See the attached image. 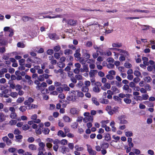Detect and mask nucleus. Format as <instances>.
Instances as JSON below:
<instances>
[{
    "instance_id": "nucleus-1",
    "label": "nucleus",
    "mask_w": 155,
    "mask_h": 155,
    "mask_svg": "<svg viewBox=\"0 0 155 155\" xmlns=\"http://www.w3.org/2000/svg\"><path fill=\"white\" fill-rule=\"evenodd\" d=\"M86 145L87 147V150L89 154L90 155H96L97 152L93 150L91 147L88 144Z\"/></svg>"
},
{
    "instance_id": "nucleus-2",
    "label": "nucleus",
    "mask_w": 155,
    "mask_h": 155,
    "mask_svg": "<svg viewBox=\"0 0 155 155\" xmlns=\"http://www.w3.org/2000/svg\"><path fill=\"white\" fill-rule=\"evenodd\" d=\"M124 117V116L122 115L118 117V119L120 121L119 123L120 124H127L128 123V121L127 120H125Z\"/></svg>"
},
{
    "instance_id": "nucleus-3",
    "label": "nucleus",
    "mask_w": 155,
    "mask_h": 155,
    "mask_svg": "<svg viewBox=\"0 0 155 155\" xmlns=\"http://www.w3.org/2000/svg\"><path fill=\"white\" fill-rule=\"evenodd\" d=\"M89 68L87 64L84 63L83 65V68H80L81 72H88L89 71Z\"/></svg>"
},
{
    "instance_id": "nucleus-4",
    "label": "nucleus",
    "mask_w": 155,
    "mask_h": 155,
    "mask_svg": "<svg viewBox=\"0 0 155 155\" xmlns=\"http://www.w3.org/2000/svg\"><path fill=\"white\" fill-rule=\"evenodd\" d=\"M70 112L73 115H78L79 112V110L76 108L74 107L70 109Z\"/></svg>"
},
{
    "instance_id": "nucleus-5",
    "label": "nucleus",
    "mask_w": 155,
    "mask_h": 155,
    "mask_svg": "<svg viewBox=\"0 0 155 155\" xmlns=\"http://www.w3.org/2000/svg\"><path fill=\"white\" fill-rule=\"evenodd\" d=\"M124 90L126 91L127 93H131L132 92V89L130 88L129 86L127 84H125L122 87Z\"/></svg>"
},
{
    "instance_id": "nucleus-6",
    "label": "nucleus",
    "mask_w": 155,
    "mask_h": 155,
    "mask_svg": "<svg viewBox=\"0 0 155 155\" xmlns=\"http://www.w3.org/2000/svg\"><path fill=\"white\" fill-rule=\"evenodd\" d=\"M77 98L76 95H71L67 97V100L69 101H75Z\"/></svg>"
},
{
    "instance_id": "nucleus-7",
    "label": "nucleus",
    "mask_w": 155,
    "mask_h": 155,
    "mask_svg": "<svg viewBox=\"0 0 155 155\" xmlns=\"http://www.w3.org/2000/svg\"><path fill=\"white\" fill-rule=\"evenodd\" d=\"M83 119V117L81 116L78 117L77 119L76 120V122H75L74 123V126H78V123L81 124L82 122Z\"/></svg>"
},
{
    "instance_id": "nucleus-8",
    "label": "nucleus",
    "mask_w": 155,
    "mask_h": 155,
    "mask_svg": "<svg viewBox=\"0 0 155 155\" xmlns=\"http://www.w3.org/2000/svg\"><path fill=\"white\" fill-rule=\"evenodd\" d=\"M81 51L80 48H78L76 50L75 53L74 54V56L76 58H79L81 56L80 53Z\"/></svg>"
},
{
    "instance_id": "nucleus-9",
    "label": "nucleus",
    "mask_w": 155,
    "mask_h": 155,
    "mask_svg": "<svg viewBox=\"0 0 155 155\" xmlns=\"http://www.w3.org/2000/svg\"><path fill=\"white\" fill-rule=\"evenodd\" d=\"M77 23V20H74L73 19H69L68 20L67 24L71 26H74L76 25Z\"/></svg>"
},
{
    "instance_id": "nucleus-10",
    "label": "nucleus",
    "mask_w": 155,
    "mask_h": 155,
    "mask_svg": "<svg viewBox=\"0 0 155 155\" xmlns=\"http://www.w3.org/2000/svg\"><path fill=\"white\" fill-rule=\"evenodd\" d=\"M122 51L121 53H120V55L123 56L125 57V58H128L129 56V53L128 52L126 51L123 50Z\"/></svg>"
},
{
    "instance_id": "nucleus-11",
    "label": "nucleus",
    "mask_w": 155,
    "mask_h": 155,
    "mask_svg": "<svg viewBox=\"0 0 155 155\" xmlns=\"http://www.w3.org/2000/svg\"><path fill=\"white\" fill-rule=\"evenodd\" d=\"M33 127V128L35 129L36 132L37 134H40L41 133V127Z\"/></svg>"
},
{
    "instance_id": "nucleus-12",
    "label": "nucleus",
    "mask_w": 155,
    "mask_h": 155,
    "mask_svg": "<svg viewBox=\"0 0 155 155\" xmlns=\"http://www.w3.org/2000/svg\"><path fill=\"white\" fill-rule=\"evenodd\" d=\"M39 147L38 149V150H45V143L42 142H40L39 143Z\"/></svg>"
},
{
    "instance_id": "nucleus-13",
    "label": "nucleus",
    "mask_w": 155,
    "mask_h": 155,
    "mask_svg": "<svg viewBox=\"0 0 155 155\" xmlns=\"http://www.w3.org/2000/svg\"><path fill=\"white\" fill-rule=\"evenodd\" d=\"M2 139L4 142L6 143L7 145H9L12 143L11 140L6 136L3 137Z\"/></svg>"
},
{
    "instance_id": "nucleus-14",
    "label": "nucleus",
    "mask_w": 155,
    "mask_h": 155,
    "mask_svg": "<svg viewBox=\"0 0 155 155\" xmlns=\"http://www.w3.org/2000/svg\"><path fill=\"white\" fill-rule=\"evenodd\" d=\"M97 73V71L96 70H91L89 73V74L90 77L93 78L95 76V74Z\"/></svg>"
},
{
    "instance_id": "nucleus-15",
    "label": "nucleus",
    "mask_w": 155,
    "mask_h": 155,
    "mask_svg": "<svg viewBox=\"0 0 155 155\" xmlns=\"http://www.w3.org/2000/svg\"><path fill=\"white\" fill-rule=\"evenodd\" d=\"M105 98H101L99 99L100 102L102 104H108L109 101V100L107 99H104Z\"/></svg>"
},
{
    "instance_id": "nucleus-16",
    "label": "nucleus",
    "mask_w": 155,
    "mask_h": 155,
    "mask_svg": "<svg viewBox=\"0 0 155 155\" xmlns=\"http://www.w3.org/2000/svg\"><path fill=\"white\" fill-rule=\"evenodd\" d=\"M23 20L24 21H28L30 20H31L32 21H34V19L33 18L28 17L27 16H24L22 17Z\"/></svg>"
},
{
    "instance_id": "nucleus-17",
    "label": "nucleus",
    "mask_w": 155,
    "mask_h": 155,
    "mask_svg": "<svg viewBox=\"0 0 155 155\" xmlns=\"http://www.w3.org/2000/svg\"><path fill=\"white\" fill-rule=\"evenodd\" d=\"M57 134L59 136L63 137H65L66 136V134L61 130H60L58 131Z\"/></svg>"
},
{
    "instance_id": "nucleus-18",
    "label": "nucleus",
    "mask_w": 155,
    "mask_h": 155,
    "mask_svg": "<svg viewBox=\"0 0 155 155\" xmlns=\"http://www.w3.org/2000/svg\"><path fill=\"white\" fill-rule=\"evenodd\" d=\"M111 89L113 92H114L116 94L120 92L119 90L115 86H112Z\"/></svg>"
},
{
    "instance_id": "nucleus-19",
    "label": "nucleus",
    "mask_w": 155,
    "mask_h": 155,
    "mask_svg": "<svg viewBox=\"0 0 155 155\" xmlns=\"http://www.w3.org/2000/svg\"><path fill=\"white\" fill-rule=\"evenodd\" d=\"M64 53L65 55H69L72 54V50L70 49H66L64 50Z\"/></svg>"
},
{
    "instance_id": "nucleus-20",
    "label": "nucleus",
    "mask_w": 155,
    "mask_h": 155,
    "mask_svg": "<svg viewBox=\"0 0 155 155\" xmlns=\"http://www.w3.org/2000/svg\"><path fill=\"white\" fill-rule=\"evenodd\" d=\"M15 137L17 140V142H21V139L23 138V136L21 135H18L15 136Z\"/></svg>"
},
{
    "instance_id": "nucleus-21",
    "label": "nucleus",
    "mask_w": 155,
    "mask_h": 155,
    "mask_svg": "<svg viewBox=\"0 0 155 155\" xmlns=\"http://www.w3.org/2000/svg\"><path fill=\"white\" fill-rule=\"evenodd\" d=\"M62 87L63 90L65 91H70V88L66 84H62Z\"/></svg>"
},
{
    "instance_id": "nucleus-22",
    "label": "nucleus",
    "mask_w": 155,
    "mask_h": 155,
    "mask_svg": "<svg viewBox=\"0 0 155 155\" xmlns=\"http://www.w3.org/2000/svg\"><path fill=\"white\" fill-rule=\"evenodd\" d=\"M5 117L2 113H0V122H2L5 120Z\"/></svg>"
},
{
    "instance_id": "nucleus-23",
    "label": "nucleus",
    "mask_w": 155,
    "mask_h": 155,
    "mask_svg": "<svg viewBox=\"0 0 155 155\" xmlns=\"http://www.w3.org/2000/svg\"><path fill=\"white\" fill-rule=\"evenodd\" d=\"M63 119L65 122H70L71 120L69 117L66 115L63 117Z\"/></svg>"
},
{
    "instance_id": "nucleus-24",
    "label": "nucleus",
    "mask_w": 155,
    "mask_h": 155,
    "mask_svg": "<svg viewBox=\"0 0 155 155\" xmlns=\"http://www.w3.org/2000/svg\"><path fill=\"white\" fill-rule=\"evenodd\" d=\"M56 34L55 33H50L48 35V37L51 39L54 40L56 38Z\"/></svg>"
},
{
    "instance_id": "nucleus-25",
    "label": "nucleus",
    "mask_w": 155,
    "mask_h": 155,
    "mask_svg": "<svg viewBox=\"0 0 155 155\" xmlns=\"http://www.w3.org/2000/svg\"><path fill=\"white\" fill-rule=\"evenodd\" d=\"M93 90L94 92L96 93H99L101 91V89L99 87L96 86L93 88Z\"/></svg>"
},
{
    "instance_id": "nucleus-26",
    "label": "nucleus",
    "mask_w": 155,
    "mask_h": 155,
    "mask_svg": "<svg viewBox=\"0 0 155 155\" xmlns=\"http://www.w3.org/2000/svg\"><path fill=\"white\" fill-rule=\"evenodd\" d=\"M10 117L12 119H16L17 117V114L15 112H11L10 115Z\"/></svg>"
},
{
    "instance_id": "nucleus-27",
    "label": "nucleus",
    "mask_w": 155,
    "mask_h": 155,
    "mask_svg": "<svg viewBox=\"0 0 155 155\" xmlns=\"http://www.w3.org/2000/svg\"><path fill=\"white\" fill-rule=\"evenodd\" d=\"M109 145L107 143H104L101 145V147L102 149H106L108 148Z\"/></svg>"
},
{
    "instance_id": "nucleus-28",
    "label": "nucleus",
    "mask_w": 155,
    "mask_h": 155,
    "mask_svg": "<svg viewBox=\"0 0 155 155\" xmlns=\"http://www.w3.org/2000/svg\"><path fill=\"white\" fill-rule=\"evenodd\" d=\"M28 147L32 150H36L37 148V147L35 145L32 144L29 145Z\"/></svg>"
},
{
    "instance_id": "nucleus-29",
    "label": "nucleus",
    "mask_w": 155,
    "mask_h": 155,
    "mask_svg": "<svg viewBox=\"0 0 155 155\" xmlns=\"http://www.w3.org/2000/svg\"><path fill=\"white\" fill-rule=\"evenodd\" d=\"M92 101L93 103L97 106L99 105V102L97 101V98L95 97L92 98Z\"/></svg>"
},
{
    "instance_id": "nucleus-30",
    "label": "nucleus",
    "mask_w": 155,
    "mask_h": 155,
    "mask_svg": "<svg viewBox=\"0 0 155 155\" xmlns=\"http://www.w3.org/2000/svg\"><path fill=\"white\" fill-rule=\"evenodd\" d=\"M115 101H118L120 103H121L122 99L118 96H114L113 97Z\"/></svg>"
},
{
    "instance_id": "nucleus-31",
    "label": "nucleus",
    "mask_w": 155,
    "mask_h": 155,
    "mask_svg": "<svg viewBox=\"0 0 155 155\" xmlns=\"http://www.w3.org/2000/svg\"><path fill=\"white\" fill-rule=\"evenodd\" d=\"M104 137L105 140L107 141H110L111 139L110 136L109 134H105Z\"/></svg>"
},
{
    "instance_id": "nucleus-32",
    "label": "nucleus",
    "mask_w": 155,
    "mask_h": 155,
    "mask_svg": "<svg viewBox=\"0 0 155 155\" xmlns=\"http://www.w3.org/2000/svg\"><path fill=\"white\" fill-rule=\"evenodd\" d=\"M25 59H21L18 61L20 65H25Z\"/></svg>"
},
{
    "instance_id": "nucleus-33",
    "label": "nucleus",
    "mask_w": 155,
    "mask_h": 155,
    "mask_svg": "<svg viewBox=\"0 0 155 155\" xmlns=\"http://www.w3.org/2000/svg\"><path fill=\"white\" fill-rule=\"evenodd\" d=\"M10 95L13 98H16L18 95V94L16 92H11Z\"/></svg>"
},
{
    "instance_id": "nucleus-34",
    "label": "nucleus",
    "mask_w": 155,
    "mask_h": 155,
    "mask_svg": "<svg viewBox=\"0 0 155 155\" xmlns=\"http://www.w3.org/2000/svg\"><path fill=\"white\" fill-rule=\"evenodd\" d=\"M27 109V107L24 106H21L19 108V110L22 112H24Z\"/></svg>"
},
{
    "instance_id": "nucleus-35",
    "label": "nucleus",
    "mask_w": 155,
    "mask_h": 155,
    "mask_svg": "<svg viewBox=\"0 0 155 155\" xmlns=\"http://www.w3.org/2000/svg\"><path fill=\"white\" fill-rule=\"evenodd\" d=\"M144 81L147 83H149L152 81V79L150 76H148L145 77L144 78Z\"/></svg>"
},
{
    "instance_id": "nucleus-36",
    "label": "nucleus",
    "mask_w": 155,
    "mask_h": 155,
    "mask_svg": "<svg viewBox=\"0 0 155 155\" xmlns=\"http://www.w3.org/2000/svg\"><path fill=\"white\" fill-rule=\"evenodd\" d=\"M89 88L87 86H83L81 88L82 91L84 92H87L88 91Z\"/></svg>"
},
{
    "instance_id": "nucleus-37",
    "label": "nucleus",
    "mask_w": 155,
    "mask_h": 155,
    "mask_svg": "<svg viewBox=\"0 0 155 155\" xmlns=\"http://www.w3.org/2000/svg\"><path fill=\"white\" fill-rule=\"evenodd\" d=\"M109 120H102L101 123V124L102 126H107L106 124L109 123Z\"/></svg>"
},
{
    "instance_id": "nucleus-38",
    "label": "nucleus",
    "mask_w": 155,
    "mask_h": 155,
    "mask_svg": "<svg viewBox=\"0 0 155 155\" xmlns=\"http://www.w3.org/2000/svg\"><path fill=\"white\" fill-rule=\"evenodd\" d=\"M24 100V98L23 97H20L18 98L16 101L17 103H21Z\"/></svg>"
},
{
    "instance_id": "nucleus-39",
    "label": "nucleus",
    "mask_w": 155,
    "mask_h": 155,
    "mask_svg": "<svg viewBox=\"0 0 155 155\" xmlns=\"http://www.w3.org/2000/svg\"><path fill=\"white\" fill-rule=\"evenodd\" d=\"M77 95L78 97H83L84 96L83 93L79 91H77Z\"/></svg>"
},
{
    "instance_id": "nucleus-40",
    "label": "nucleus",
    "mask_w": 155,
    "mask_h": 155,
    "mask_svg": "<svg viewBox=\"0 0 155 155\" xmlns=\"http://www.w3.org/2000/svg\"><path fill=\"white\" fill-rule=\"evenodd\" d=\"M60 143L62 145H65L67 144L68 141L66 140L63 139L60 141Z\"/></svg>"
},
{
    "instance_id": "nucleus-41",
    "label": "nucleus",
    "mask_w": 155,
    "mask_h": 155,
    "mask_svg": "<svg viewBox=\"0 0 155 155\" xmlns=\"http://www.w3.org/2000/svg\"><path fill=\"white\" fill-rule=\"evenodd\" d=\"M75 149L78 151H82L84 150L83 147H79L78 146H75L74 147Z\"/></svg>"
},
{
    "instance_id": "nucleus-42",
    "label": "nucleus",
    "mask_w": 155,
    "mask_h": 155,
    "mask_svg": "<svg viewBox=\"0 0 155 155\" xmlns=\"http://www.w3.org/2000/svg\"><path fill=\"white\" fill-rule=\"evenodd\" d=\"M124 101L126 104H130L131 102V100L130 98H124Z\"/></svg>"
},
{
    "instance_id": "nucleus-43",
    "label": "nucleus",
    "mask_w": 155,
    "mask_h": 155,
    "mask_svg": "<svg viewBox=\"0 0 155 155\" xmlns=\"http://www.w3.org/2000/svg\"><path fill=\"white\" fill-rule=\"evenodd\" d=\"M134 12H142V13H146V12L147 11L145 10H141L140 9H135L132 11Z\"/></svg>"
},
{
    "instance_id": "nucleus-44",
    "label": "nucleus",
    "mask_w": 155,
    "mask_h": 155,
    "mask_svg": "<svg viewBox=\"0 0 155 155\" xmlns=\"http://www.w3.org/2000/svg\"><path fill=\"white\" fill-rule=\"evenodd\" d=\"M124 66L127 68H129L131 67V64L129 62H126L124 64Z\"/></svg>"
},
{
    "instance_id": "nucleus-45",
    "label": "nucleus",
    "mask_w": 155,
    "mask_h": 155,
    "mask_svg": "<svg viewBox=\"0 0 155 155\" xmlns=\"http://www.w3.org/2000/svg\"><path fill=\"white\" fill-rule=\"evenodd\" d=\"M134 74L135 76L137 77H139L141 75L140 72L137 70L135 71H134Z\"/></svg>"
},
{
    "instance_id": "nucleus-46",
    "label": "nucleus",
    "mask_w": 155,
    "mask_h": 155,
    "mask_svg": "<svg viewBox=\"0 0 155 155\" xmlns=\"http://www.w3.org/2000/svg\"><path fill=\"white\" fill-rule=\"evenodd\" d=\"M125 134L127 137H131L133 135V133L131 131H128L125 132Z\"/></svg>"
},
{
    "instance_id": "nucleus-47",
    "label": "nucleus",
    "mask_w": 155,
    "mask_h": 155,
    "mask_svg": "<svg viewBox=\"0 0 155 155\" xmlns=\"http://www.w3.org/2000/svg\"><path fill=\"white\" fill-rule=\"evenodd\" d=\"M9 124L11 125H15L17 123V120H11L9 121Z\"/></svg>"
},
{
    "instance_id": "nucleus-48",
    "label": "nucleus",
    "mask_w": 155,
    "mask_h": 155,
    "mask_svg": "<svg viewBox=\"0 0 155 155\" xmlns=\"http://www.w3.org/2000/svg\"><path fill=\"white\" fill-rule=\"evenodd\" d=\"M68 47L70 49H71L73 50H76V46L73 45L72 44L69 45H68Z\"/></svg>"
},
{
    "instance_id": "nucleus-49",
    "label": "nucleus",
    "mask_w": 155,
    "mask_h": 155,
    "mask_svg": "<svg viewBox=\"0 0 155 155\" xmlns=\"http://www.w3.org/2000/svg\"><path fill=\"white\" fill-rule=\"evenodd\" d=\"M61 49V47L59 45L55 46L54 48V50L55 52L59 51Z\"/></svg>"
},
{
    "instance_id": "nucleus-50",
    "label": "nucleus",
    "mask_w": 155,
    "mask_h": 155,
    "mask_svg": "<svg viewBox=\"0 0 155 155\" xmlns=\"http://www.w3.org/2000/svg\"><path fill=\"white\" fill-rule=\"evenodd\" d=\"M56 91L58 93H61L63 91V87H58L57 88Z\"/></svg>"
},
{
    "instance_id": "nucleus-51",
    "label": "nucleus",
    "mask_w": 155,
    "mask_h": 155,
    "mask_svg": "<svg viewBox=\"0 0 155 155\" xmlns=\"http://www.w3.org/2000/svg\"><path fill=\"white\" fill-rule=\"evenodd\" d=\"M17 46L19 48H24L25 47V45L23 43L18 42L17 44Z\"/></svg>"
},
{
    "instance_id": "nucleus-52",
    "label": "nucleus",
    "mask_w": 155,
    "mask_h": 155,
    "mask_svg": "<svg viewBox=\"0 0 155 155\" xmlns=\"http://www.w3.org/2000/svg\"><path fill=\"white\" fill-rule=\"evenodd\" d=\"M30 54L31 56L35 57V58L36 59H39V58H38L36 56L37 55V54L35 53L33 51H32V52H30Z\"/></svg>"
},
{
    "instance_id": "nucleus-53",
    "label": "nucleus",
    "mask_w": 155,
    "mask_h": 155,
    "mask_svg": "<svg viewBox=\"0 0 155 155\" xmlns=\"http://www.w3.org/2000/svg\"><path fill=\"white\" fill-rule=\"evenodd\" d=\"M119 107H115L113 108V109H112L113 113H116L117 112H118Z\"/></svg>"
},
{
    "instance_id": "nucleus-54",
    "label": "nucleus",
    "mask_w": 155,
    "mask_h": 155,
    "mask_svg": "<svg viewBox=\"0 0 155 155\" xmlns=\"http://www.w3.org/2000/svg\"><path fill=\"white\" fill-rule=\"evenodd\" d=\"M34 101V99H33L31 97H29L28 100H26L25 101L27 102H28L29 103H31L33 102Z\"/></svg>"
},
{
    "instance_id": "nucleus-55",
    "label": "nucleus",
    "mask_w": 155,
    "mask_h": 155,
    "mask_svg": "<svg viewBox=\"0 0 155 155\" xmlns=\"http://www.w3.org/2000/svg\"><path fill=\"white\" fill-rule=\"evenodd\" d=\"M47 84L45 82H43L41 84H40L39 86V89H40L41 87H47Z\"/></svg>"
},
{
    "instance_id": "nucleus-56",
    "label": "nucleus",
    "mask_w": 155,
    "mask_h": 155,
    "mask_svg": "<svg viewBox=\"0 0 155 155\" xmlns=\"http://www.w3.org/2000/svg\"><path fill=\"white\" fill-rule=\"evenodd\" d=\"M14 133L15 135H19L21 133V132L18 129H15L14 132Z\"/></svg>"
},
{
    "instance_id": "nucleus-57",
    "label": "nucleus",
    "mask_w": 155,
    "mask_h": 155,
    "mask_svg": "<svg viewBox=\"0 0 155 155\" xmlns=\"http://www.w3.org/2000/svg\"><path fill=\"white\" fill-rule=\"evenodd\" d=\"M71 80L74 84H76L77 82V80L76 78L74 76L70 78Z\"/></svg>"
},
{
    "instance_id": "nucleus-58",
    "label": "nucleus",
    "mask_w": 155,
    "mask_h": 155,
    "mask_svg": "<svg viewBox=\"0 0 155 155\" xmlns=\"http://www.w3.org/2000/svg\"><path fill=\"white\" fill-rule=\"evenodd\" d=\"M112 137L114 139H115L116 140L114 141V140H112V141H114V142H117V141L119 140L120 139V137H119L117 136H116L115 135H113L112 136Z\"/></svg>"
},
{
    "instance_id": "nucleus-59",
    "label": "nucleus",
    "mask_w": 155,
    "mask_h": 155,
    "mask_svg": "<svg viewBox=\"0 0 155 155\" xmlns=\"http://www.w3.org/2000/svg\"><path fill=\"white\" fill-rule=\"evenodd\" d=\"M75 77L76 79V80H81L82 79V76L80 74H77L76 75Z\"/></svg>"
},
{
    "instance_id": "nucleus-60",
    "label": "nucleus",
    "mask_w": 155,
    "mask_h": 155,
    "mask_svg": "<svg viewBox=\"0 0 155 155\" xmlns=\"http://www.w3.org/2000/svg\"><path fill=\"white\" fill-rule=\"evenodd\" d=\"M112 46L114 47L119 48L122 46V44H117L114 43L112 44Z\"/></svg>"
},
{
    "instance_id": "nucleus-61",
    "label": "nucleus",
    "mask_w": 155,
    "mask_h": 155,
    "mask_svg": "<svg viewBox=\"0 0 155 155\" xmlns=\"http://www.w3.org/2000/svg\"><path fill=\"white\" fill-rule=\"evenodd\" d=\"M24 104L25 105H26L27 106V107H28V110H30V107L31 106V103H29L28 102H24Z\"/></svg>"
},
{
    "instance_id": "nucleus-62",
    "label": "nucleus",
    "mask_w": 155,
    "mask_h": 155,
    "mask_svg": "<svg viewBox=\"0 0 155 155\" xmlns=\"http://www.w3.org/2000/svg\"><path fill=\"white\" fill-rule=\"evenodd\" d=\"M47 54L50 55L54 53V50L52 49H48L47 50Z\"/></svg>"
},
{
    "instance_id": "nucleus-63",
    "label": "nucleus",
    "mask_w": 155,
    "mask_h": 155,
    "mask_svg": "<svg viewBox=\"0 0 155 155\" xmlns=\"http://www.w3.org/2000/svg\"><path fill=\"white\" fill-rule=\"evenodd\" d=\"M143 100H147L149 98V96L147 94H143L142 95Z\"/></svg>"
},
{
    "instance_id": "nucleus-64",
    "label": "nucleus",
    "mask_w": 155,
    "mask_h": 155,
    "mask_svg": "<svg viewBox=\"0 0 155 155\" xmlns=\"http://www.w3.org/2000/svg\"><path fill=\"white\" fill-rule=\"evenodd\" d=\"M92 45V43L91 41H88L86 43V46L87 47H90Z\"/></svg>"
}]
</instances>
